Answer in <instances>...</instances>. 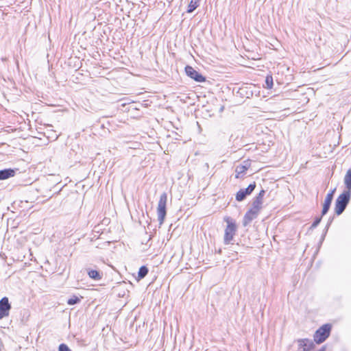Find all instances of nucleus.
<instances>
[{
  "mask_svg": "<svg viewBox=\"0 0 351 351\" xmlns=\"http://www.w3.org/2000/svg\"><path fill=\"white\" fill-rule=\"evenodd\" d=\"M224 221L227 223V226L224 233V243L228 245L234 239L237 232V225L235 221L230 217H224Z\"/></svg>",
  "mask_w": 351,
  "mask_h": 351,
  "instance_id": "obj_1",
  "label": "nucleus"
},
{
  "mask_svg": "<svg viewBox=\"0 0 351 351\" xmlns=\"http://www.w3.org/2000/svg\"><path fill=\"white\" fill-rule=\"evenodd\" d=\"M351 193L350 191H343L335 201V212L337 215H340L345 210L350 199Z\"/></svg>",
  "mask_w": 351,
  "mask_h": 351,
  "instance_id": "obj_2",
  "label": "nucleus"
},
{
  "mask_svg": "<svg viewBox=\"0 0 351 351\" xmlns=\"http://www.w3.org/2000/svg\"><path fill=\"white\" fill-rule=\"evenodd\" d=\"M332 326L329 324H326L319 328L313 335L314 341L317 344H321L325 341L330 336Z\"/></svg>",
  "mask_w": 351,
  "mask_h": 351,
  "instance_id": "obj_3",
  "label": "nucleus"
},
{
  "mask_svg": "<svg viewBox=\"0 0 351 351\" xmlns=\"http://www.w3.org/2000/svg\"><path fill=\"white\" fill-rule=\"evenodd\" d=\"M167 195L166 193H163L160 195L157 207L158 220L160 226L164 223L165 218L167 215Z\"/></svg>",
  "mask_w": 351,
  "mask_h": 351,
  "instance_id": "obj_4",
  "label": "nucleus"
},
{
  "mask_svg": "<svg viewBox=\"0 0 351 351\" xmlns=\"http://www.w3.org/2000/svg\"><path fill=\"white\" fill-rule=\"evenodd\" d=\"M256 188V183L253 182L250 184L246 189H240L237 195L236 199L238 202H241L245 199V197L250 195Z\"/></svg>",
  "mask_w": 351,
  "mask_h": 351,
  "instance_id": "obj_5",
  "label": "nucleus"
},
{
  "mask_svg": "<svg viewBox=\"0 0 351 351\" xmlns=\"http://www.w3.org/2000/svg\"><path fill=\"white\" fill-rule=\"evenodd\" d=\"M185 72L186 75L197 82H203L206 81L205 77L198 73L192 66L187 65L185 67Z\"/></svg>",
  "mask_w": 351,
  "mask_h": 351,
  "instance_id": "obj_6",
  "label": "nucleus"
},
{
  "mask_svg": "<svg viewBox=\"0 0 351 351\" xmlns=\"http://www.w3.org/2000/svg\"><path fill=\"white\" fill-rule=\"evenodd\" d=\"M10 309L11 305L9 303L8 298L7 297H3L0 300V319L8 316Z\"/></svg>",
  "mask_w": 351,
  "mask_h": 351,
  "instance_id": "obj_7",
  "label": "nucleus"
},
{
  "mask_svg": "<svg viewBox=\"0 0 351 351\" xmlns=\"http://www.w3.org/2000/svg\"><path fill=\"white\" fill-rule=\"evenodd\" d=\"M260 211L252 208L244 215L243 220V226H247L253 219H256Z\"/></svg>",
  "mask_w": 351,
  "mask_h": 351,
  "instance_id": "obj_8",
  "label": "nucleus"
},
{
  "mask_svg": "<svg viewBox=\"0 0 351 351\" xmlns=\"http://www.w3.org/2000/svg\"><path fill=\"white\" fill-rule=\"evenodd\" d=\"M297 342L299 348H302V351H310L315 347L313 341L309 339H299Z\"/></svg>",
  "mask_w": 351,
  "mask_h": 351,
  "instance_id": "obj_9",
  "label": "nucleus"
},
{
  "mask_svg": "<svg viewBox=\"0 0 351 351\" xmlns=\"http://www.w3.org/2000/svg\"><path fill=\"white\" fill-rule=\"evenodd\" d=\"M265 191L262 189L259 193L255 197L252 202V207L254 209L260 211L262 208L263 199L265 195Z\"/></svg>",
  "mask_w": 351,
  "mask_h": 351,
  "instance_id": "obj_10",
  "label": "nucleus"
},
{
  "mask_svg": "<svg viewBox=\"0 0 351 351\" xmlns=\"http://www.w3.org/2000/svg\"><path fill=\"white\" fill-rule=\"evenodd\" d=\"M15 175V170L12 169H5L0 170V180H4L10 178L14 177Z\"/></svg>",
  "mask_w": 351,
  "mask_h": 351,
  "instance_id": "obj_11",
  "label": "nucleus"
},
{
  "mask_svg": "<svg viewBox=\"0 0 351 351\" xmlns=\"http://www.w3.org/2000/svg\"><path fill=\"white\" fill-rule=\"evenodd\" d=\"M249 167V165L247 162H246V165H239L237 166L235 169V177L236 178H240L243 176V175L245 173V171L247 170Z\"/></svg>",
  "mask_w": 351,
  "mask_h": 351,
  "instance_id": "obj_12",
  "label": "nucleus"
},
{
  "mask_svg": "<svg viewBox=\"0 0 351 351\" xmlns=\"http://www.w3.org/2000/svg\"><path fill=\"white\" fill-rule=\"evenodd\" d=\"M332 201V198L331 197V195L327 194V195L325 198L324 204H323V208L322 210V216L325 215L328 213V211L330 209Z\"/></svg>",
  "mask_w": 351,
  "mask_h": 351,
  "instance_id": "obj_13",
  "label": "nucleus"
},
{
  "mask_svg": "<svg viewBox=\"0 0 351 351\" xmlns=\"http://www.w3.org/2000/svg\"><path fill=\"white\" fill-rule=\"evenodd\" d=\"M344 184L347 189L346 191H350L351 193V169L347 171L344 177Z\"/></svg>",
  "mask_w": 351,
  "mask_h": 351,
  "instance_id": "obj_14",
  "label": "nucleus"
},
{
  "mask_svg": "<svg viewBox=\"0 0 351 351\" xmlns=\"http://www.w3.org/2000/svg\"><path fill=\"white\" fill-rule=\"evenodd\" d=\"M88 275L90 278L95 280H99L102 278V274L97 270L88 269Z\"/></svg>",
  "mask_w": 351,
  "mask_h": 351,
  "instance_id": "obj_15",
  "label": "nucleus"
},
{
  "mask_svg": "<svg viewBox=\"0 0 351 351\" xmlns=\"http://www.w3.org/2000/svg\"><path fill=\"white\" fill-rule=\"evenodd\" d=\"M199 6V0H191L189 4L187 12H193Z\"/></svg>",
  "mask_w": 351,
  "mask_h": 351,
  "instance_id": "obj_16",
  "label": "nucleus"
},
{
  "mask_svg": "<svg viewBox=\"0 0 351 351\" xmlns=\"http://www.w3.org/2000/svg\"><path fill=\"white\" fill-rule=\"evenodd\" d=\"M148 273V269L146 266H141L138 272V280L143 279Z\"/></svg>",
  "mask_w": 351,
  "mask_h": 351,
  "instance_id": "obj_17",
  "label": "nucleus"
},
{
  "mask_svg": "<svg viewBox=\"0 0 351 351\" xmlns=\"http://www.w3.org/2000/svg\"><path fill=\"white\" fill-rule=\"evenodd\" d=\"M80 302V298H78L77 296L73 295L67 300V304L69 305H74V304L79 303Z\"/></svg>",
  "mask_w": 351,
  "mask_h": 351,
  "instance_id": "obj_18",
  "label": "nucleus"
},
{
  "mask_svg": "<svg viewBox=\"0 0 351 351\" xmlns=\"http://www.w3.org/2000/svg\"><path fill=\"white\" fill-rule=\"evenodd\" d=\"M265 84L267 88H271L273 86V78L271 75H268L265 79Z\"/></svg>",
  "mask_w": 351,
  "mask_h": 351,
  "instance_id": "obj_19",
  "label": "nucleus"
},
{
  "mask_svg": "<svg viewBox=\"0 0 351 351\" xmlns=\"http://www.w3.org/2000/svg\"><path fill=\"white\" fill-rule=\"evenodd\" d=\"M322 217V216L316 217L315 221H313V223L311 226L310 228L311 229H313V228H316L319 225V223L321 222Z\"/></svg>",
  "mask_w": 351,
  "mask_h": 351,
  "instance_id": "obj_20",
  "label": "nucleus"
},
{
  "mask_svg": "<svg viewBox=\"0 0 351 351\" xmlns=\"http://www.w3.org/2000/svg\"><path fill=\"white\" fill-rule=\"evenodd\" d=\"M58 351H71V350L66 344L62 343L59 346Z\"/></svg>",
  "mask_w": 351,
  "mask_h": 351,
  "instance_id": "obj_21",
  "label": "nucleus"
},
{
  "mask_svg": "<svg viewBox=\"0 0 351 351\" xmlns=\"http://www.w3.org/2000/svg\"><path fill=\"white\" fill-rule=\"evenodd\" d=\"M335 191V189H334L330 193H328V194H330L331 195V197H332V199H333Z\"/></svg>",
  "mask_w": 351,
  "mask_h": 351,
  "instance_id": "obj_22",
  "label": "nucleus"
},
{
  "mask_svg": "<svg viewBox=\"0 0 351 351\" xmlns=\"http://www.w3.org/2000/svg\"><path fill=\"white\" fill-rule=\"evenodd\" d=\"M332 219H330L328 223H327V226H326V228H328L329 226L330 225V223H332Z\"/></svg>",
  "mask_w": 351,
  "mask_h": 351,
  "instance_id": "obj_23",
  "label": "nucleus"
},
{
  "mask_svg": "<svg viewBox=\"0 0 351 351\" xmlns=\"http://www.w3.org/2000/svg\"><path fill=\"white\" fill-rule=\"evenodd\" d=\"M1 60H2V61H6L7 58H2Z\"/></svg>",
  "mask_w": 351,
  "mask_h": 351,
  "instance_id": "obj_24",
  "label": "nucleus"
}]
</instances>
